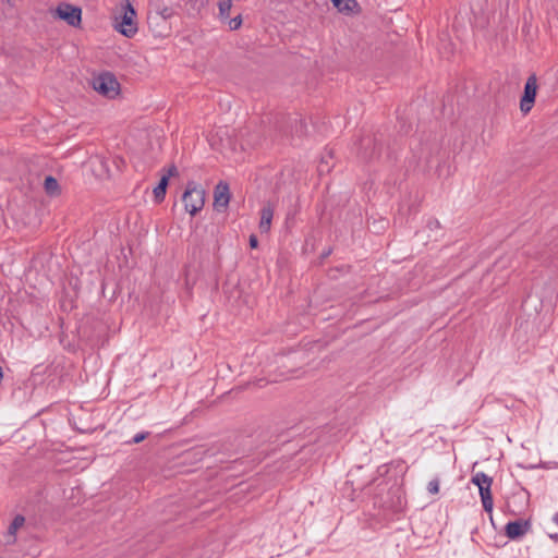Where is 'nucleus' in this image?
<instances>
[{
  "label": "nucleus",
  "mask_w": 558,
  "mask_h": 558,
  "mask_svg": "<svg viewBox=\"0 0 558 558\" xmlns=\"http://www.w3.org/2000/svg\"><path fill=\"white\" fill-rule=\"evenodd\" d=\"M205 190L194 181L187 182L186 189L182 195L184 209L191 216L199 213L205 205Z\"/></svg>",
  "instance_id": "obj_1"
},
{
  "label": "nucleus",
  "mask_w": 558,
  "mask_h": 558,
  "mask_svg": "<svg viewBox=\"0 0 558 558\" xmlns=\"http://www.w3.org/2000/svg\"><path fill=\"white\" fill-rule=\"evenodd\" d=\"M123 13L119 17H116L114 28L121 33L125 37H133L137 32V24L135 22L136 12L129 2V0H123L122 3Z\"/></svg>",
  "instance_id": "obj_2"
},
{
  "label": "nucleus",
  "mask_w": 558,
  "mask_h": 558,
  "mask_svg": "<svg viewBox=\"0 0 558 558\" xmlns=\"http://www.w3.org/2000/svg\"><path fill=\"white\" fill-rule=\"evenodd\" d=\"M471 482L478 487L480 496L482 500L483 508L486 512L493 511V496H492V484L493 478L485 474L484 472H477L472 476Z\"/></svg>",
  "instance_id": "obj_3"
},
{
  "label": "nucleus",
  "mask_w": 558,
  "mask_h": 558,
  "mask_svg": "<svg viewBox=\"0 0 558 558\" xmlns=\"http://www.w3.org/2000/svg\"><path fill=\"white\" fill-rule=\"evenodd\" d=\"M93 87L99 94L113 98L119 94L120 84L112 73L105 72L94 77Z\"/></svg>",
  "instance_id": "obj_4"
},
{
  "label": "nucleus",
  "mask_w": 558,
  "mask_h": 558,
  "mask_svg": "<svg viewBox=\"0 0 558 558\" xmlns=\"http://www.w3.org/2000/svg\"><path fill=\"white\" fill-rule=\"evenodd\" d=\"M54 16L65 21L70 26L77 27L82 21V10L71 3L61 2L54 10Z\"/></svg>",
  "instance_id": "obj_5"
},
{
  "label": "nucleus",
  "mask_w": 558,
  "mask_h": 558,
  "mask_svg": "<svg viewBox=\"0 0 558 558\" xmlns=\"http://www.w3.org/2000/svg\"><path fill=\"white\" fill-rule=\"evenodd\" d=\"M537 88L538 86L536 75L532 74L525 82L523 95L520 100V110L523 114H527L532 110L535 102Z\"/></svg>",
  "instance_id": "obj_6"
},
{
  "label": "nucleus",
  "mask_w": 558,
  "mask_h": 558,
  "mask_svg": "<svg viewBox=\"0 0 558 558\" xmlns=\"http://www.w3.org/2000/svg\"><path fill=\"white\" fill-rule=\"evenodd\" d=\"M359 156L364 161H371L380 156V146L372 134L364 135L360 140Z\"/></svg>",
  "instance_id": "obj_7"
},
{
  "label": "nucleus",
  "mask_w": 558,
  "mask_h": 558,
  "mask_svg": "<svg viewBox=\"0 0 558 558\" xmlns=\"http://www.w3.org/2000/svg\"><path fill=\"white\" fill-rule=\"evenodd\" d=\"M531 529L529 520L510 521L505 526V534L510 539L522 538Z\"/></svg>",
  "instance_id": "obj_8"
},
{
  "label": "nucleus",
  "mask_w": 558,
  "mask_h": 558,
  "mask_svg": "<svg viewBox=\"0 0 558 558\" xmlns=\"http://www.w3.org/2000/svg\"><path fill=\"white\" fill-rule=\"evenodd\" d=\"M230 202L229 185L226 182L220 181L214 191V205L217 210L226 209Z\"/></svg>",
  "instance_id": "obj_9"
},
{
  "label": "nucleus",
  "mask_w": 558,
  "mask_h": 558,
  "mask_svg": "<svg viewBox=\"0 0 558 558\" xmlns=\"http://www.w3.org/2000/svg\"><path fill=\"white\" fill-rule=\"evenodd\" d=\"M274 217V209L270 205L264 206L260 210L259 230L262 233H267L271 227Z\"/></svg>",
  "instance_id": "obj_10"
},
{
  "label": "nucleus",
  "mask_w": 558,
  "mask_h": 558,
  "mask_svg": "<svg viewBox=\"0 0 558 558\" xmlns=\"http://www.w3.org/2000/svg\"><path fill=\"white\" fill-rule=\"evenodd\" d=\"M339 12L350 13L357 7L356 0H330Z\"/></svg>",
  "instance_id": "obj_11"
},
{
  "label": "nucleus",
  "mask_w": 558,
  "mask_h": 558,
  "mask_svg": "<svg viewBox=\"0 0 558 558\" xmlns=\"http://www.w3.org/2000/svg\"><path fill=\"white\" fill-rule=\"evenodd\" d=\"M168 182L167 177H161L158 185L154 189V197L157 203L165 199Z\"/></svg>",
  "instance_id": "obj_12"
},
{
  "label": "nucleus",
  "mask_w": 558,
  "mask_h": 558,
  "mask_svg": "<svg viewBox=\"0 0 558 558\" xmlns=\"http://www.w3.org/2000/svg\"><path fill=\"white\" fill-rule=\"evenodd\" d=\"M25 523V518L22 515V514H17L14 517V519L12 520L9 529H8V534L9 536H11L13 538V542L15 541V535H16V532L20 527H22Z\"/></svg>",
  "instance_id": "obj_13"
},
{
  "label": "nucleus",
  "mask_w": 558,
  "mask_h": 558,
  "mask_svg": "<svg viewBox=\"0 0 558 558\" xmlns=\"http://www.w3.org/2000/svg\"><path fill=\"white\" fill-rule=\"evenodd\" d=\"M44 187L49 195H56L59 193V183L56 178L48 175L45 179Z\"/></svg>",
  "instance_id": "obj_14"
},
{
  "label": "nucleus",
  "mask_w": 558,
  "mask_h": 558,
  "mask_svg": "<svg viewBox=\"0 0 558 558\" xmlns=\"http://www.w3.org/2000/svg\"><path fill=\"white\" fill-rule=\"evenodd\" d=\"M231 7H232L231 0H219L218 9H219V17L221 20H227L229 17Z\"/></svg>",
  "instance_id": "obj_15"
},
{
  "label": "nucleus",
  "mask_w": 558,
  "mask_h": 558,
  "mask_svg": "<svg viewBox=\"0 0 558 558\" xmlns=\"http://www.w3.org/2000/svg\"><path fill=\"white\" fill-rule=\"evenodd\" d=\"M242 25V16L238 15L229 21V27L231 31L239 29Z\"/></svg>",
  "instance_id": "obj_16"
},
{
  "label": "nucleus",
  "mask_w": 558,
  "mask_h": 558,
  "mask_svg": "<svg viewBox=\"0 0 558 558\" xmlns=\"http://www.w3.org/2000/svg\"><path fill=\"white\" fill-rule=\"evenodd\" d=\"M427 490L428 493L435 495L439 492V481L437 478L435 480H432L428 484H427Z\"/></svg>",
  "instance_id": "obj_17"
},
{
  "label": "nucleus",
  "mask_w": 558,
  "mask_h": 558,
  "mask_svg": "<svg viewBox=\"0 0 558 558\" xmlns=\"http://www.w3.org/2000/svg\"><path fill=\"white\" fill-rule=\"evenodd\" d=\"M149 433L148 432H142V433H137L133 438L132 440L130 441V444H140L142 442L144 439H146L148 437Z\"/></svg>",
  "instance_id": "obj_18"
},
{
  "label": "nucleus",
  "mask_w": 558,
  "mask_h": 558,
  "mask_svg": "<svg viewBox=\"0 0 558 558\" xmlns=\"http://www.w3.org/2000/svg\"><path fill=\"white\" fill-rule=\"evenodd\" d=\"M178 174V169L174 165H171L162 177H167V181H169L170 177H174Z\"/></svg>",
  "instance_id": "obj_19"
},
{
  "label": "nucleus",
  "mask_w": 558,
  "mask_h": 558,
  "mask_svg": "<svg viewBox=\"0 0 558 558\" xmlns=\"http://www.w3.org/2000/svg\"><path fill=\"white\" fill-rule=\"evenodd\" d=\"M250 247L257 248L258 247V239L255 234H251L248 239Z\"/></svg>",
  "instance_id": "obj_20"
},
{
  "label": "nucleus",
  "mask_w": 558,
  "mask_h": 558,
  "mask_svg": "<svg viewBox=\"0 0 558 558\" xmlns=\"http://www.w3.org/2000/svg\"><path fill=\"white\" fill-rule=\"evenodd\" d=\"M172 14L171 10L168 9V8H165L162 11H161V16L166 20L168 17H170Z\"/></svg>",
  "instance_id": "obj_21"
},
{
  "label": "nucleus",
  "mask_w": 558,
  "mask_h": 558,
  "mask_svg": "<svg viewBox=\"0 0 558 558\" xmlns=\"http://www.w3.org/2000/svg\"><path fill=\"white\" fill-rule=\"evenodd\" d=\"M549 537H550L554 542L558 543V534H557V533L549 534Z\"/></svg>",
  "instance_id": "obj_22"
},
{
  "label": "nucleus",
  "mask_w": 558,
  "mask_h": 558,
  "mask_svg": "<svg viewBox=\"0 0 558 558\" xmlns=\"http://www.w3.org/2000/svg\"><path fill=\"white\" fill-rule=\"evenodd\" d=\"M553 521L558 525V511L554 514Z\"/></svg>",
  "instance_id": "obj_23"
}]
</instances>
